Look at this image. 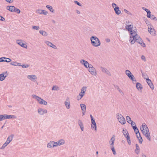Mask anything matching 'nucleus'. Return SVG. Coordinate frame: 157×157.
Instances as JSON below:
<instances>
[{
	"label": "nucleus",
	"instance_id": "nucleus-56",
	"mask_svg": "<svg viewBox=\"0 0 157 157\" xmlns=\"http://www.w3.org/2000/svg\"><path fill=\"white\" fill-rule=\"evenodd\" d=\"M74 2L76 4H77V5H78L79 6H82V5H81L79 2H78L77 1H75Z\"/></svg>",
	"mask_w": 157,
	"mask_h": 157
},
{
	"label": "nucleus",
	"instance_id": "nucleus-64",
	"mask_svg": "<svg viewBox=\"0 0 157 157\" xmlns=\"http://www.w3.org/2000/svg\"><path fill=\"white\" fill-rule=\"evenodd\" d=\"M112 6L113 7V8L114 9V8L115 7H118L117 4L114 3H113L112 4Z\"/></svg>",
	"mask_w": 157,
	"mask_h": 157
},
{
	"label": "nucleus",
	"instance_id": "nucleus-37",
	"mask_svg": "<svg viewBox=\"0 0 157 157\" xmlns=\"http://www.w3.org/2000/svg\"><path fill=\"white\" fill-rule=\"evenodd\" d=\"M126 119L127 122L129 124H130L131 123L132 121L131 120L130 117L129 116H127L126 117Z\"/></svg>",
	"mask_w": 157,
	"mask_h": 157
},
{
	"label": "nucleus",
	"instance_id": "nucleus-59",
	"mask_svg": "<svg viewBox=\"0 0 157 157\" xmlns=\"http://www.w3.org/2000/svg\"><path fill=\"white\" fill-rule=\"evenodd\" d=\"M85 94L83 93H82L81 92L78 95L80 97H81V98H82L84 96V95Z\"/></svg>",
	"mask_w": 157,
	"mask_h": 157
},
{
	"label": "nucleus",
	"instance_id": "nucleus-8",
	"mask_svg": "<svg viewBox=\"0 0 157 157\" xmlns=\"http://www.w3.org/2000/svg\"><path fill=\"white\" fill-rule=\"evenodd\" d=\"M88 68H89L88 71L89 72L91 75H96V70L92 65L90 64Z\"/></svg>",
	"mask_w": 157,
	"mask_h": 157
},
{
	"label": "nucleus",
	"instance_id": "nucleus-58",
	"mask_svg": "<svg viewBox=\"0 0 157 157\" xmlns=\"http://www.w3.org/2000/svg\"><path fill=\"white\" fill-rule=\"evenodd\" d=\"M51 47L55 49H56L57 48L56 46L54 45L52 43Z\"/></svg>",
	"mask_w": 157,
	"mask_h": 157
},
{
	"label": "nucleus",
	"instance_id": "nucleus-47",
	"mask_svg": "<svg viewBox=\"0 0 157 157\" xmlns=\"http://www.w3.org/2000/svg\"><path fill=\"white\" fill-rule=\"evenodd\" d=\"M32 28L33 29H35L36 30H39L40 29V27L38 26H33L32 27Z\"/></svg>",
	"mask_w": 157,
	"mask_h": 157
},
{
	"label": "nucleus",
	"instance_id": "nucleus-16",
	"mask_svg": "<svg viewBox=\"0 0 157 157\" xmlns=\"http://www.w3.org/2000/svg\"><path fill=\"white\" fill-rule=\"evenodd\" d=\"M64 104L67 109H69L71 108L70 102L69 98H67L66 101L64 102Z\"/></svg>",
	"mask_w": 157,
	"mask_h": 157
},
{
	"label": "nucleus",
	"instance_id": "nucleus-5",
	"mask_svg": "<svg viewBox=\"0 0 157 157\" xmlns=\"http://www.w3.org/2000/svg\"><path fill=\"white\" fill-rule=\"evenodd\" d=\"M116 117L119 122L121 124H124L125 123V119L121 114L117 113Z\"/></svg>",
	"mask_w": 157,
	"mask_h": 157
},
{
	"label": "nucleus",
	"instance_id": "nucleus-34",
	"mask_svg": "<svg viewBox=\"0 0 157 157\" xmlns=\"http://www.w3.org/2000/svg\"><path fill=\"white\" fill-rule=\"evenodd\" d=\"M52 90H59V87L57 86H54L52 89Z\"/></svg>",
	"mask_w": 157,
	"mask_h": 157
},
{
	"label": "nucleus",
	"instance_id": "nucleus-18",
	"mask_svg": "<svg viewBox=\"0 0 157 157\" xmlns=\"http://www.w3.org/2000/svg\"><path fill=\"white\" fill-rule=\"evenodd\" d=\"M55 146H56V145H55L54 142L53 141H50L47 144V147L48 148L53 147H55Z\"/></svg>",
	"mask_w": 157,
	"mask_h": 157
},
{
	"label": "nucleus",
	"instance_id": "nucleus-12",
	"mask_svg": "<svg viewBox=\"0 0 157 157\" xmlns=\"http://www.w3.org/2000/svg\"><path fill=\"white\" fill-rule=\"evenodd\" d=\"M115 140V136L114 135H113L109 141V143L110 147H114Z\"/></svg>",
	"mask_w": 157,
	"mask_h": 157
},
{
	"label": "nucleus",
	"instance_id": "nucleus-63",
	"mask_svg": "<svg viewBox=\"0 0 157 157\" xmlns=\"http://www.w3.org/2000/svg\"><path fill=\"white\" fill-rule=\"evenodd\" d=\"M142 9L144 10H145L147 13V12H149V11H150V10H149L148 9L146 8H145V7H143L142 8Z\"/></svg>",
	"mask_w": 157,
	"mask_h": 157
},
{
	"label": "nucleus",
	"instance_id": "nucleus-6",
	"mask_svg": "<svg viewBox=\"0 0 157 157\" xmlns=\"http://www.w3.org/2000/svg\"><path fill=\"white\" fill-rule=\"evenodd\" d=\"M126 74L128 76L129 78L132 80L134 83V82H136V80L133 75L132 74L131 72L129 70H126L125 71Z\"/></svg>",
	"mask_w": 157,
	"mask_h": 157
},
{
	"label": "nucleus",
	"instance_id": "nucleus-49",
	"mask_svg": "<svg viewBox=\"0 0 157 157\" xmlns=\"http://www.w3.org/2000/svg\"><path fill=\"white\" fill-rule=\"evenodd\" d=\"M127 142L130 145L131 144V141L130 139V136H127V138H126Z\"/></svg>",
	"mask_w": 157,
	"mask_h": 157
},
{
	"label": "nucleus",
	"instance_id": "nucleus-26",
	"mask_svg": "<svg viewBox=\"0 0 157 157\" xmlns=\"http://www.w3.org/2000/svg\"><path fill=\"white\" fill-rule=\"evenodd\" d=\"M136 87L139 90H141L143 88L141 84L139 82L136 84Z\"/></svg>",
	"mask_w": 157,
	"mask_h": 157
},
{
	"label": "nucleus",
	"instance_id": "nucleus-53",
	"mask_svg": "<svg viewBox=\"0 0 157 157\" xmlns=\"http://www.w3.org/2000/svg\"><path fill=\"white\" fill-rule=\"evenodd\" d=\"M78 124L79 126L83 124L82 123V121H81L80 120H78Z\"/></svg>",
	"mask_w": 157,
	"mask_h": 157
},
{
	"label": "nucleus",
	"instance_id": "nucleus-54",
	"mask_svg": "<svg viewBox=\"0 0 157 157\" xmlns=\"http://www.w3.org/2000/svg\"><path fill=\"white\" fill-rule=\"evenodd\" d=\"M15 12H17L18 13H19L20 12V10L19 9H18L16 8H15Z\"/></svg>",
	"mask_w": 157,
	"mask_h": 157
},
{
	"label": "nucleus",
	"instance_id": "nucleus-57",
	"mask_svg": "<svg viewBox=\"0 0 157 157\" xmlns=\"http://www.w3.org/2000/svg\"><path fill=\"white\" fill-rule=\"evenodd\" d=\"M147 80V83L148 84V83H150L151 82H152L151 80L149 79L148 78H146Z\"/></svg>",
	"mask_w": 157,
	"mask_h": 157
},
{
	"label": "nucleus",
	"instance_id": "nucleus-31",
	"mask_svg": "<svg viewBox=\"0 0 157 157\" xmlns=\"http://www.w3.org/2000/svg\"><path fill=\"white\" fill-rule=\"evenodd\" d=\"M58 143H59V146H60L64 144L65 141L63 139H61L58 141Z\"/></svg>",
	"mask_w": 157,
	"mask_h": 157
},
{
	"label": "nucleus",
	"instance_id": "nucleus-62",
	"mask_svg": "<svg viewBox=\"0 0 157 157\" xmlns=\"http://www.w3.org/2000/svg\"><path fill=\"white\" fill-rule=\"evenodd\" d=\"M114 86L118 91L121 89L118 86L116 85H114Z\"/></svg>",
	"mask_w": 157,
	"mask_h": 157
},
{
	"label": "nucleus",
	"instance_id": "nucleus-40",
	"mask_svg": "<svg viewBox=\"0 0 157 157\" xmlns=\"http://www.w3.org/2000/svg\"><path fill=\"white\" fill-rule=\"evenodd\" d=\"M19 63H17L16 62L13 61L10 63V64L12 65L16 66L19 65Z\"/></svg>",
	"mask_w": 157,
	"mask_h": 157
},
{
	"label": "nucleus",
	"instance_id": "nucleus-35",
	"mask_svg": "<svg viewBox=\"0 0 157 157\" xmlns=\"http://www.w3.org/2000/svg\"><path fill=\"white\" fill-rule=\"evenodd\" d=\"M14 136V135L12 134L8 137L7 139L9 140L11 142L13 140Z\"/></svg>",
	"mask_w": 157,
	"mask_h": 157
},
{
	"label": "nucleus",
	"instance_id": "nucleus-51",
	"mask_svg": "<svg viewBox=\"0 0 157 157\" xmlns=\"http://www.w3.org/2000/svg\"><path fill=\"white\" fill-rule=\"evenodd\" d=\"M21 67L23 68H26L29 67V66L27 64H22L21 65Z\"/></svg>",
	"mask_w": 157,
	"mask_h": 157
},
{
	"label": "nucleus",
	"instance_id": "nucleus-13",
	"mask_svg": "<svg viewBox=\"0 0 157 157\" xmlns=\"http://www.w3.org/2000/svg\"><path fill=\"white\" fill-rule=\"evenodd\" d=\"M27 78L28 79H30L33 82H35L36 81L37 77L35 75H29L27 76Z\"/></svg>",
	"mask_w": 157,
	"mask_h": 157
},
{
	"label": "nucleus",
	"instance_id": "nucleus-21",
	"mask_svg": "<svg viewBox=\"0 0 157 157\" xmlns=\"http://www.w3.org/2000/svg\"><path fill=\"white\" fill-rule=\"evenodd\" d=\"M15 8V7L14 6H7L6 7L7 10L12 12H14Z\"/></svg>",
	"mask_w": 157,
	"mask_h": 157
},
{
	"label": "nucleus",
	"instance_id": "nucleus-30",
	"mask_svg": "<svg viewBox=\"0 0 157 157\" xmlns=\"http://www.w3.org/2000/svg\"><path fill=\"white\" fill-rule=\"evenodd\" d=\"M133 26L132 24H130L128 26H126L125 28L128 31H129L132 30Z\"/></svg>",
	"mask_w": 157,
	"mask_h": 157
},
{
	"label": "nucleus",
	"instance_id": "nucleus-2",
	"mask_svg": "<svg viewBox=\"0 0 157 157\" xmlns=\"http://www.w3.org/2000/svg\"><path fill=\"white\" fill-rule=\"evenodd\" d=\"M90 40L92 45L94 47H98L101 44L98 38L96 36H92L90 37Z\"/></svg>",
	"mask_w": 157,
	"mask_h": 157
},
{
	"label": "nucleus",
	"instance_id": "nucleus-50",
	"mask_svg": "<svg viewBox=\"0 0 157 157\" xmlns=\"http://www.w3.org/2000/svg\"><path fill=\"white\" fill-rule=\"evenodd\" d=\"M136 134V137H137L138 139H139V137H141V136H140V133H139V132H135Z\"/></svg>",
	"mask_w": 157,
	"mask_h": 157
},
{
	"label": "nucleus",
	"instance_id": "nucleus-55",
	"mask_svg": "<svg viewBox=\"0 0 157 157\" xmlns=\"http://www.w3.org/2000/svg\"><path fill=\"white\" fill-rule=\"evenodd\" d=\"M147 17L148 18H150L151 15V12L150 11L147 12Z\"/></svg>",
	"mask_w": 157,
	"mask_h": 157
},
{
	"label": "nucleus",
	"instance_id": "nucleus-45",
	"mask_svg": "<svg viewBox=\"0 0 157 157\" xmlns=\"http://www.w3.org/2000/svg\"><path fill=\"white\" fill-rule=\"evenodd\" d=\"M36 12L37 13L41 14H42V10L40 9H38L36 11Z\"/></svg>",
	"mask_w": 157,
	"mask_h": 157
},
{
	"label": "nucleus",
	"instance_id": "nucleus-7",
	"mask_svg": "<svg viewBox=\"0 0 157 157\" xmlns=\"http://www.w3.org/2000/svg\"><path fill=\"white\" fill-rule=\"evenodd\" d=\"M134 43L135 42H136L139 44H140L143 47H146L145 44L144 43L140 37L139 36L136 37V39H134Z\"/></svg>",
	"mask_w": 157,
	"mask_h": 157
},
{
	"label": "nucleus",
	"instance_id": "nucleus-22",
	"mask_svg": "<svg viewBox=\"0 0 157 157\" xmlns=\"http://www.w3.org/2000/svg\"><path fill=\"white\" fill-rule=\"evenodd\" d=\"M91 123H92L91 125V128L93 129L94 128L95 130L96 131L97 126H96V123L95 122V120L93 121H92Z\"/></svg>",
	"mask_w": 157,
	"mask_h": 157
},
{
	"label": "nucleus",
	"instance_id": "nucleus-42",
	"mask_svg": "<svg viewBox=\"0 0 157 157\" xmlns=\"http://www.w3.org/2000/svg\"><path fill=\"white\" fill-rule=\"evenodd\" d=\"M151 19L154 20V21H157V19L156 17H155V16L154 15H153L152 14L151 15V17H150Z\"/></svg>",
	"mask_w": 157,
	"mask_h": 157
},
{
	"label": "nucleus",
	"instance_id": "nucleus-33",
	"mask_svg": "<svg viewBox=\"0 0 157 157\" xmlns=\"http://www.w3.org/2000/svg\"><path fill=\"white\" fill-rule=\"evenodd\" d=\"M16 118H17V117L15 115H7V119H16Z\"/></svg>",
	"mask_w": 157,
	"mask_h": 157
},
{
	"label": "nucleus",
	"instance_id": "nucleus-25",
	"mask_svg": "<svg viewBox=\"0 0 157 157\" xmlns=\"http://www.w3.org/2000/svg\"><path fill=\"white\" fill-rule=\"evenodd\" d=\"M114 10L115 13L117 15H119L121 13V11L120 10L118 7H115Z\"/></svg>",
	"mask_w": 157,
	"mask_h": 157
},
{
	"label": "nucleus",
	"instance_id": "nucleus-41",
	"mask_svg": "<svg viewBox=\"0 0 157 157\" xmlns=\"http://www.w3.org/2000/svg\"><path fill=\"white\" fill-rule=\"evenodd\" d=\"M44 43L45 44H46L49 47H51L52 43L51 42H50L48 41H44Z\"/></svg>",
	"mask_w": 157,
	"mask_h": 157
},
{
	"label": "nucleus",
	"instance_id": "nucleus-11",
	"mask_svg": "<svg viewBox=\"0 0 157 157\" xmlns=\"http://www.w3.org/2000/svg\"><path fill=\"white\" fill-rule=\"evenodd\" d=\"M37 112L40 115H43L45 113H47V110L46 109L39 108L38 109Z\"/></svg>",
	"mask_w": 157,
	"mask_h": 157
},
{
	"label": "nucleus",
	"instance_id": "nucleus-14",
	"mask_svg": "<svg viewBox=\"0 0 157 157\" xmlns=\"http://www.w3.org/2000/svg\"><path fill=\"white\" fill-rule=\"evenodd\" d=\"M80 106L81 108L82 114V116H83L85 115V113L86 112V106L84 104H80Z\"/></svg>",
	"mask_w": 157,
	"mask_h": 157
},
{
	"label": "nucleus",
	"instance_id": "nucleus-60",
	"mask_svg": "<svg viewBox=\"0 0 157 157\" xmlns=\"http://www.w3.org/2000/svg\"><path fill=\"white\" fill-rule=\"evenodd\" d=\"M119 91L120 92V93L121 94V95L123 96L124 95V93L121 90V89L119 90Z\"/></svg>",
	"mask_w": 157,
	"mask_h": 157
},
{
	"label": "nucleus",
	"instance_id": "nucleus-36",
	"mask_svg": "<svg viewBox=\"0 0 157 157\" xmlns=\"http://www.w3.org/2000/svg\"><path fill=\"white\" fill-rule=\"evenodd\" d=\"M141 73L142 76L144 78H146H146H148V76L146 73L144 72H141Z\"/></svg>",
	"mask_w": 157,
	"mask_h": 157
},
{
	"label": "nucleus",
	"instance_id": "nucleus-32",
	"mask_svg": "<svg viewBox=\"0 0 157 157\" xmlns=\"http://www.w3.org/2000/svg\"><path fill=\"white\" fill-rule=\"evenodd\" d=\"M39 33L43 36H47L48 35V33L45 31H44L43 30H40L39 31Z\"/></svg>",
	"mask_w": 157,
	"mask_h": 157
},
{
	"label": "nucleus",
	"instance_id": "nucleus-10",
	"mask_svg": "<svg viewBox=\"0 0 157 157\" xmlns=\"http://www.w3.org/2000/svg\"><path fill=\"white\" fill-rule=\"evenodd\" d=\"M80 63L82 64L86 68H88L90 65L87 61L83 59H81L80 60Z\"/></svg>",
	"mask_w": 157,
	"mask_h": 157
},
{
	"label": "nucleus",
	"instance_id": "nucleus-1",
	"mask_svg": "<svg viewBox=\"0 0 157 157\" xmlns=\"http://www.w3.org/2000/svg\"><path fill=\"white\" fill-rule=\"evenodd\" d=\"M140 129L142 133L149 141L151 140V137L149 129L145 123H143Z\"/></svg>",
	"mask_w": 157,
	"mask_h": 157
},
{
	"label": "nucleus",
	"instance_id": "nucleus-61",
	"mask_svg": "<svg viewBox=\"0 0 157 157\" xmlns=\"http://www.w3.org/2000/svg\"><path fill=\"white\" fill-rule=\"evenodd\" d=\"M130 24H132L131 22L129 21H126V26H128L130 25Z\"/></svg>",
	"mask_w": 157,
	"mask_h": 157
},
{
	"label": "nucleus",
	"instance_id": "nucleus-29",
	"mask_svg": "<svg viewBox=\"0 0 157 157\" xmlns=\"http://www.w3.org/2000/svg\"><path fill=\"white\" fill-rule=\"evenodd\" d=\"M6 119H7V114L1 115V121Z\"/></svg>",
	"mask_w": 157,
	"mask_h": 157
},
{
	"label": "nucleus",
	"instance_id": "nucleus-38",
	"mask_svg": "<svg viewBox=\"0 0 157 157\" xmlns=\"http://www.w3.org/2000/svg\"><path fill=\"white\" fill-rule=\"evenodd\" d=\"M132 127L133 129L134 130L135 132H139V130L136 126V125H134L132 126Z\"/></svg>",
	"mask_w": 157,
	"mask_h": 157
},
{
	"label": "nucleus",
	"instance_id": "nucleus-28",
	"mask_svg": "<svg viewBox=\"0 0 157 157\" xmlns=\"http://www.w3.org/2000/svg\"><path fill=\"white\" fill-rule=\"evenodd\" d=\"M46 7L47 8L48 10H50V11L52 13L54 12V10L52 8V7L51 6L49 5H47L46 6Z\"/></svg>",
	"mask_w": 157,
	"mask_h": 157
},
{
	"label": "nucleus",
	"instance_id": "nucleus-44",
	"mask_svg": "<svg viewBox=\"0 0 157 157\" xmlns=\"http://www.w3.org/2000/svg\"><path fill=\"white\" fill-rule=\"evenodd\" d=\"M148 85L151 89H154V86L152 82H151L150 83H148Z\"/></svg>",
	"mask_w": 157,
	"mask_h": 157
},
{
	"label": "nucleus",
	"instance_id": "nucleus-24",
	"mask_svg": "<svg viewBox=\"0 0 157 157\" xmlns=\"http://www.w3.org/2000/svg\"><path fill=\"white\" fill-rule=\"evenodd\" d=\"M11 142L9 140L7 139L6 142L3 144L2 146L1 147V149H3L5 147L9 144Z\"/></svg>",
	"mask_w": 157,
	"mask_h": 157
},
{
	"label": "nucleus",
	"instance_id": "nucleus-39",
	"mask_svg": "<svg viewBox=\"0 0 157 157\" xmlns=\"http://www.w3.org/2000/svg\"><path fill=\"white\" fill-rule=\"evenodd\" d=\"M86 88L87 87L86 86L83 87L82 88L81 92L85 94V92L86 91Z\"/></svg>",
	"mask_w": 157,
	"mask_h": 157
},
{
	"label": "nucleus",
	"instance_id": "nucleus-27",
	"mask_svg": "<svg viewBox=\"0 0 157 157\" xmlns=\"http://www.w3.org/2000/svg\"><path fill=\"white\" fill-rule=\"evenodd\" d=\"M123 133L126 138H127L128 136H129V134L126 129L123 130Z\"/></svg>",
	"mask_w": 157,
	"mask_h": 157
},
{
	"label": "nucleus",
	"instance_id": "nucleus-9",
	"mask_svg": "<svg viewBox=\"0 0 157 157\" xmlns=\"http://www.w3.org/2000/svg\"><path fill=\"white\" fill-rule=\"evenodd\" d=\"M152 26L151 25H148V31L149 33L152 35L155 36L156 35V31L153 28Z\"/></svg>",
	"mask_w": 157,
	"mask_h": 157
},
{
	"label": "nucleus",
	"instance_id": "nucleus-3",
	"mask_svg": "<svg viewBox=\"0 0 157 157\" xmlns=\"http://www.w3.org/2000/svg\"><path fill=\"white\" fill-rule=\"evenodd\" d=\"M130 31V36L129 41L132 44H134V39H136L138 35L137 34L136 32L134 30H131Z\"/></svg>",
	"mask_w": 157,
	"mask_h": 157
},
{
	"label": "nucleus",
	"instance_id": "nucleus-43",
	"mask_svg": "<svg viewBox=\"0 0 157 157\" xmlns=\"http://www.w3.org/2000/svg\"><path fill=\"white\" fill-rule=\"evenodd\" d=\"M111 148V150H112L113 152V154L114 155H116V151L115 150L114 147H110Z\"/></svg>",
	"mask_w": 157,
	"mask_h": 157
},
{
	"label": "nucleus",
	"instance_id": "nucleus-15",
	"mask_svg": "<svg viewBox=\"0 0 157 157\" xmlns=\"http://www.w3.org/2000/svg\"><path fill=\"white\" fill-rule=\"evenodd\" d=\"M16 43L22 47L26 48L27 45L24 43H22L21 40H16Z\"/></svg>",
	"mask_w": 157,
	"mask_h": 157
},
{
	"label": "nucleus",
	"instance_id": "nucleus-17",
	"mask_svg": "<svg viewBox=\"0 0 157 157\" xmlns=\"http://www.w3.org/2000/svg\"><path fill=\"white\" fill-rule=\"evenodd\" d=\"M101 71L102 72L105 73L106 74L108 75L109 76L111 75L110 73L106 68L101 67Z\"/></svg>",
	"mask_w": 157,
	"mask_h": 157
},
{
	"label": "nucleus",
	"instance_id": "nucleus-20",
	"mask_svg": "<svg viewBox=\"0 0 157 157\" xmlns=\"http://www.w3.org/2000/svg\"><path fill=\"white\" fill-rule=\"evenodd\" d=\"M11 61V59L7 58L2 57L1 58V62H10Z\"/></svg>",
	"mask_w": 157,
	"mask_h": 157
},
{
	"label": "nucleus",
	"instance_id": "nucleus-23",
	"mask_svg": "<svg viewBox=\"0 0 157 157\" xmlns=\"http://www.w3.org/2000/svg\"><path fill=\"white\" fill-rule=\"evenodd\" d=\"M11 142L9 140L7 139L6 142L3 144L2 146L1 147V149H3L5 147L9 144Z\"/></svg>",
	"mask_w": 157,
	"mask_h": 157
},
{
	"label": "nucleus",
	"instance_id": "nucleus-46",
	"mask_svg": "<svg viewBox=\"0 0 157 157\" xmlns=\"http://www.w3.org/2000/svg\"><path fill=\"white\" fill-rule=\"evenodd\" d=\"M42 14L46 15L48 14V12L44 10H42Z\"/></svg>",
	"mask_w": 157,
	"mask_h": 157
},
{
	"label": "nucleus",
	"instance_id": "nucleus-48",
	"mask_svg": "<svg viewBox=\"0 0 157 157\" xmlns=\"http://www.w3.org/2000/svg\"><path fill=\"white\" fill-rule=\"evenodd\" d=\"M124 11L125 13H127V14L128 15H131V13H130L129 11H128L127 10L124 9Z\"/></svg>",
	"mask_w": 157,
	"mask_h": 157
},
{
	"label": "nucleus",
	"instance_id": "nucleus-19",
	"mask_svg": "<svg viewBox=\"0 0 157 157\" xmlns=\"http://www.w3.org/2000/svg\"><path fill=\"white\" fill-rule=\"evenodd\" d=\"M7 71L1 74V81L3 80L7 76L8 74L7 73Z\"/></svg>",
	"mask_w": 157,
	"mask_h": 157
},
{
	"label": "nucleus",
	"instance_id": "nucleus-4",
	"mask_svg": "<svg viewBox=\"0 0 157 157\" xmlns=\"http://www.w3.org/2000/svg\"><path fill=\"white\" fill-rule=\"evenodd\" d=\"M32 97L33 98L36 99L40 104L44 105H47L48 103L47 101L39 96L35 95H33Z\"/></svg>",
	"mask_w": 157,
	"mask_h": 157
},
{
	"label": "nucleus",
	"instance_id": "nucleus-52",
	"mask_svg": "<svg viewBox=\"0 0 157 157\" xmlns=\"http://www.w3.org/2000/svg\"><path fill=\"white\" fill-rule=\"evenodd\" d=\"M141 59L144 62L146 61V59L145 56L144 55H142L141 56Z\"/></svg>",
	"mask_w": 157,
	"mask_h": 157
}]
</instances>
